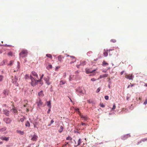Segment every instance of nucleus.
<instances>
[{"instance_id":"c85d7f7f","label":"nucleus","mask_w":147,"mask_h":147,"mask_svg":"<svg viewBox=\"0 0 147 147\" xmlns=\"http://www.w3.org/2000/svg\"><path fill=\"white\" fill-rule=\"evenodd\" d=\"M44 80H45V82L49 80V77H47V78H44Z\"/></svg>"},{"instance_id":"9d476101","label":"nucleus","mask_w":147,"mask_h":147,"mask_svg":"<svg viewBox=\"0 0 147 147\" xmlns=\"http://www.w3.org/2000/svg\"><path fill=\"white\" fill-rule=\"evenodd\" d=\"M0 139L3 140L7 141L9 140V137H6L5 136H1L0 137Z\"/></svg>"},{"instance_id":"2eb2a0df","label":"nucleus","mask_w":147,"mask_h":147,"mask_svg":"<svg viewBox=\"0 0 147 147\" xmlns=\"http://www.w3.org/2000/svg\"><path fill=\"white\" fill-rule=\"evenodd\" d=\"M38 137L36 135H34L31 139V140L34 141H36L37 140Z\"/></svg>"},{"instance_id":"79ce46f5","label":"nucleus","mask_w":147,"mask_h":147,"mask_svg":"<svg viewBox=\"0 0 147 147\" xmlns=\"http://www.w3.org/2000/svg\"><path fill=\"white\" fill-rule=\"evenodd\" d=\"M100 88H98L97 89V90L96 91V92H97V93L98 92L100 91Z\"/></svg>"},{"instance_id":"4468645a","label":"nucleus","mask_w":147,"mask_h":147,"mask_svg":"<svg viewBox=\"0 0 147 147\" xmlns=\"http://www.w3.org/2000/svg\"><path fill=\"white\" fill-rule=\"evenodd\" d=\"M108 74H103L102 75H100L99 78H98V79H101L102 78H105L108 77Z\"/></svg>"},{"instance_id":"f03ea898","label":"nucleus","mask_w":147,"mask_h":147,"mask_svg":"<svg viewBox=\"0 0 147 147\" xmlns=\"http://www.w3.org/2000/svg\"><path fill=\"white\" fill-rule=\"evenodd\" d=\"M125 77L126 78L129 80H133L134 76L132 74H127L125 73Z\"/></svg>"},{"instance_id":"8fccbe9b","label":"nucleus","mask_w":147,"mask_h":147,"mask_svg":"<svg viewBox=\"0 0 147 147\" xmlns=\"http://www.w3.org/2000/svg\"><path fill=\"white\" fill-rule=\"evenodd\" d=\"M65 144H64L63 145V147H64V146H66V145L68 144V142H65Z\"/></svg>"},{"instance_id":"473e14b6","label":"nucleus","mask_w":147,"mask_h":147,"mask_svg":"<svg viewBox=\"0 0 147 147\" xmlns=\"http://www.w3.org/2000/svg\"><path fill=\"white\" fill-rule=\"evenodd\" d=\"M65 83H66V82L65 81H61L60 82V84L61 85L64 84Z\"/></svg>"},{"instance_id":"680f3d73","label":"nucleus","mask_w":147,"mask_h":147,"mask_svg":"<svg viewBox=\"0 0 147 147\" xmlns=\"http://www.w3.org/2000/svg\"><path fill=\"white\" fill-rule=\"evenodd\" d=\"M88 102H89L90 103H91V102L90 101V100H89L88 101Z\"/></svg>"},{"instance_id":"052dcab7","label":"nucleus","mask_w":147,"mask_h":147,"mask_svg":"<svg viewBox=\"0 0 147 147\" xmlns=\"http://www.w3.org/2000/svg\"><path fill=\"white\" fill-rule=\"evenodd\" d=\"M5 46H7V47H10V45H6Z\"/></svg>"},{"instance_id":"72a5a7b5","label":"nucleus","mask_w":147,"mask_h":147,"mask_svg":"<svg viewBox=\"0 0 147 147\" xmlns=\"http://www.w3.org/2000/svg\"><path fill=\"white\" fill-rule=\"evenodd\" d=\"M46 55L47 57L49 58H51L52 57V56L51 54H47Z\"/></svg>"},{"instance_id":"e2e57ef3","label":"nucleus","mask_w":147,"mask_h":147,"mask_svg":"<svg viewBox=\"0 0 147 147\" xmlns=\"http://www.w3.org/2000/svg\"><path fill=\"white\" fill-rule=\"evenodd\" d=\"M141 99H142V98H141V97H140L139 98V100H141Z\"/></svg>"},{"instance_id":"f8f14e48","label":"nucleus","mask_w":147,"mask_h":147,"mask_svg":"<svg viewBox=\"0 0 147 147\" xmlns=\"http://www.w3.org/2000/svg\"><path fill=\"white\" fill-rule=\"evenodd\" d=\"M9 111L7 110H5L3 111V114H5L7 116H9Z\"/></svg>"},{"instance_id":"b1692460","label":"nucleus","mask_w":147,"mask_h":147,"mask_svg":"<svg viewBox=\"0 0 147 147\" xmlns=\"http://www.w3.org/2000/svg\"><path fill=\"white\" fill-rule=\"evenodd\" d=\"M109 64L107 63L105 61H103V62L102 65L103 66H106L108 65Z\"/></svg>"},{"instance_id":"2f4dec72","label":"nucleus","mask_w":147,"mask_h":147,"mask_svg":"<svg viewBox=\"0 0 147 147\" xmlns=\"http://www.w3.org/2000/svg\"><path fill=\"white\" fill-rule=\"evenodd\" d=\"M18 132L21 135H23L24 134L23 131H18Z\"/></svg>"},{"instance_id":"c03bdc74","label":"nucleus","mask_w":147,"mask_h":147,"mask_svg":"<svg viewBox=\"0 0 147 147\" xmlns=\"http://www.w3.org/2000/svg\"><path fill=\"white\" fill-rule=\"evenodd\" d=\"M83 120H84L85 121H86L87 120V117L85 116L83 118Z\"/></svg>"},{"instance_id":"338daca9","label":"nucleus","mask_w":147,"mask_h":147,"mask_svg":"<svg viewBox=\"0 0 147 147\" xmlns=\"http://www.w3.org/2000/svg\"><path fill=\"white\" fill-rule=\"evenodd\" d=\"M2 143H3L2 142H0V144H2Z\"/></svg>"},{"instance_id":"5701e85b","label":"nucleus","mask_w":147,"mask_h":147,"mask_svg":"<svg viewBox=\"0 0 147 147\" xmlns=\"http://www.w3.org/2000/svg\"><path fill=\"white\" fill-rule=\"evenodd\" d=\"M76 91H78L80 93H82V89L80 88H79L77 89Z\"/></svg>"},{"instance_id":"de8ad7c7","label":"nucleus","mask_w":147,"mask_h":147,"mask_svg":"<svg viewBox=\"0 0 147 147\" xmlns=\"http://www.w3.org/2000/svg\"><path fill=\"white\" fill-rule=\"evenodd\" d=\"M91 80L92 81H94L96 80V79L94 78H91Z\"/></svg>"},{"instance_id":"ea45409f","label":"nucleus","mask_w":147,"mask_h":147,"mask_svg":"<svg viewBox=\"0 0 147 147\" xmlns=\"http://www.w3.org/2000/svg\"><path fill=\"white\" fill-rule=\"evenodd\" d=\"M105 98L106 100H108L109 99V96L107 95L105 96Z\"/></svg>"},{"instance_id":"bb28decb","label":"nucleus","mask_w":147,"mask_h":147,"mask_svg":"<svg viewBox=\"0 0 147 147\" xmlns=\"http://www.w3.org/2000/svg\"><path fill=\"white\" fill-rule=\"evenodd\" d=\"M6 129V128L5 127H3L0 129L1 131H5Z\"/></svg>"},{"instance_id":"0e129e2a","label":"nucleus","mask_w":147,"mask_h":147,"mask_svg":"<svg viewBox=\"0 0 147 147\" xmlns=\"http://www.w3.org/2000/svg\"><path fill=\"white\" fill-rule=\"evenodd\" d=\"M2 53V51H1L0 50V54Z\"/></svg>"},{"instance_id":"6e6552de","label":"nucleus","mask_w":147,"mask_h":147,"mask_svg":"<svg viewBox=\"0 0 147 147\" xmlns=\"http://www.w3.org/2000/svg\"><path fill=\"white\" fill-rule=\"evenodd\" d=\"M69 59H71L72 60V61H71L70 62V64H71L73 63L74 62H75L76 61V60L75 57L73 56H70V58Z\"/></svg>"},{"instance_id":"bf43d9fd","label":"nucleus","mask_w":147,"mask_h":147,"mask_svg":"<svg viewBox=\"0 0 147 147\" xmlns=\"http://www.w3.org/2000/svg\"><path fill=\"white\" fill-rule=\"evenodd\" d=\"M144 86L147 87V83L145 84L144 85Z\"/></svg>"},{"instance_id":"3c124183","label":"nucleus","mask_w":147,"mask_h":147,"mask_svg":"<svg viewBox=\"0 0 147 147\" xmlns=\"http://www.w3.org/2000/svg\"><path fill=\"white\" fill-rule=\"evenodd\" d=\"M124 71H122L121 73H120V74L121 75H122V74H123L124 73Z\"/></svg>"},{"instance_id":"7c9ffc66","label":"nucleus","mask_w":147,"mask_h":147,"mask_svg":"<svg viewBox=\"0 0 147 147\" xmlns=\"http://www.w3.org/2000/svg\"><path fill=\"white\" fill-rule=\"evenodd\" d=\"M72 138L70 136H68L66 138V140H72Z\"/></svg>"},{"instance_id":"423d86ee","label":"nucleus","mask_w":147,"mask_h":147,"mask_svg":"<svg viewBox=\"0 0 147 147\" xmlns=\"http://www.w3.org/2000/svg\"><path fill=\"white\" fill-rule=\"evenodd\" d=\"M32 75L35 77L34 81L35 82L38 79V78L37 74L34 71H32Z\"/></svg>"},{"instance_id":"a878e982","label":"nucleus","mask_w":147,"mask_h":147,"mask_svg":"<svg viewBox=\"0 0 147 147\" xmlns=\"http://www.w3.org/2000/svg\"><path fill=\"white\" fill-rule=\"evenodd\" d=\"M147 140V138H144L142 139L140 142H138V144L142 142H144L145 141Z\"/></svg>"},{"instance_id":"20e7f679","label":"nucleus","mask_w":147,"mask_h":147,"mask_svg":"<svg viewBox=\"0 0 147 147\" xmlns=\"http://www.w3.org/2000/svg\"><path fill=\"white\" fill-rule=\"evenodd\" d=\"M30 79L32 81V82L31 83V85L33 86H35L37 82L35 81V82H34V78H33L31 76H30Z\"/></svg>"},{"instance_id":"864d4df0","label":"nucleus","mask_w":147,"mask_h":147,"mask_svg":"<svg viewBox=\"0 0 147 147\" xmlns=\"http://www.w3.org/2000/svg\"><path fill=\"white\" fill-rule=\"evenodd\" d=\"M29 78L28 76V75L26 74L25 76V78Z\"/></svg>"},{"instance_id":"e433bc0d","label":"nucleus","mask_w":147,"mask_h":147,"mask_svg":"<svg viewBox=\"0 0 147 147\" xmlns=\"http://www.w3.org/2000/svg\"><path fill=\"white\" fill-rule=\"evenodd\" d=\"M103 55L105 57L107 56L108 55L107 52H104L103 53Z\"/></svg>"},{"instance_id":"f257e3e1","label":"nucleus","mask_w":147,"mask_h":147,"mask_svg":"<svg viewBox=\"0 0 147 147\" xmlns=\"http://www.w3.org/2000/svg\"><path fill=\"white\" fill-rule=\"evenodd\" d=\"M28 54L27 50H26L23 49L19 54L20 57L23 58L26 57Z\"/></svg>"},{"instance_id":"cd10ccee","label":"nucleus","mask_w":147,"mask_h":147,"mask_svg":"<svg viewBox=\"0 0 147 147\" xmlns=\"http://www.w3.org/2000/svg\"><path fill=\"white\" fill-rule=\"evenodd\" d=\"M25 125L26 127H29L30 126V123L28 121H27L26 122V124H25Z\"/></svg>"},{"instance_id":"ddd939ff","label":"nucleus","mask_w":147,"mask_h":147,"mask_svg":"<svg viewBox=\"0 0 147 147\" xmlns=\"http://www.w3.org/2000/svg\"><path fill=\"white\" fill-rule=\"evenodd\" d=\"M17 80V78L16 76H15L14 78L13 77V78L12 79V82L13 83H15L16 82Z\"/></svg>"},{"instance_id":"603ef678","label":"nucleus","mask_w":147,"mask_h":147,"mask_svg":"<svg viewBox=\"0 0 147 147\" xmlns=\"http://www.w3.org/2000/svg\"><path fill=\"white\" fill-rule=\"evenodd\" d=\"M54 122V121L53 120H52L51 121V124H52Z\"/></svg>"},{"instance_id":"dca6fc26","label":"nucleus","mask_w":147,"mask_h":147,"mask_svg":"<svg viewBox=\"0 0 147 147\" xmlns=\"http://www.w3.org/2000/svg\"><path fill=\"white\" fill-rule=\"evenodd\" d=\"M8 93L9 91L8 90H4L3 92V93L5 96L8 95Z\"/></svg>"},{"instance_id":"9b49d317","label":"nucleus","mask_w":147,"mask_h":147,"mask_svg":"<svg viewBox=\"0 0 147 147\" xmlns=\"http://www.w3.org/2000/svg\"><path fill=\"white\" fill-rule=\"evenodd\" d=\"M37 106L38 107L42 106L43 104V103L42 102L41 100L40 99L38 100L37 102Z\"/></svg>"},{"instance_id":"1a4fd4ad","label":"nucleus","mask_w":147,"mask_h":147,"mask_svg":"<svg viewBox=\"0 0 147 147\" xmlns=\"http://www.w3.org/2000/svg\"><path fill=\"white\" fill-rule=\"evenodd\" d=\"M63 57L62 56H59L58 57V63H60L62 62L63 61Z\"/></svg>"},{"instance_id":"4d7b16f0","label":"nucleus","mask_w":147,"mask_h":147,"mask_svg":"<svg viewBox=\"0 0 147 147\" xmlns=\"http://www.w3.org/2000/svg\"><path fill=\"white\" fill-rule=\"evenodd\" d=\"M59 67H58V66L56 67V69H55V70H56L57 69H59Z\"/></svg>"},{"instance_id":"a18cd8bd","label":"nucleus","mask_w":147,"mask_h":147,"mask_svg":"<svg viewBox=\"0 0 147 147\" xmlns=\"http://www.w3.org/2000/svg\"><path fill=\"white\" fill-rule=\"evenodd\" d=\"M80 116L82 118V119H83L84 117L85 116H84L82 114H81V113H80Z\"/></svg>"},{"instance_id":"412c9836","label":"nucleus","mask_w":147,"mask_h":147,"mask_svg":"<svg viewBox=\"0 0 147 147\" xmlns=\"http://www.w3.org/2000/svg\"><path fill=\"white\" fill-rule=\"evenodd\" d=\"M44 76L43 74H42L40 78V79L38 80H37L36 82H40L41 81V79H42V78L43 77V76Z\"/></svg>"},{"instance_id":"6e6d98bb","label":"nucleus","mask_w":147,"mask_h":147,"mask_svg":"<svg viewBox=\"0 0 147 147\" xmlns=\"http://www.w3.org/2000/svg\"><path fill=\"white\" fill-rule=\"evenodd\" d=\"M50 111V109L49 108V109H48V110L47 111V113H49Z\"/></svg>"},{"instance_id":"aec40b11","label":"nucleus","mask_w":147,"mask_h":147,"mask_svg":"<svg viewBox=\"0 0 147 147\" xmlns=\"http://www.w3.org/2000/svg\"><path fill=\"white\" fill-rule=\"evenodd\" d=\"M47 105L48 106V107L50 109H51V103L50 102V101H47Z\"/></svg>"},{"instance_id":"7ed1b4c3","label":"nucleus","mask_w":147,"mask_h":147,"mask_svg":"<svg viewBox=\"0 0 147 147\" xmlns=\"http://www.w3.org/2000/svg\"><path fill=\"white\" fill-rule=\"evenodd\" d=\"M96 71V69H94L92 70H91L90 69H86V72L87 74H89L91 73H93V75H95L96 74L94 72Z\"/></svg>"},{"instance_id":"a211bd4d","label":"nucleus","mask_w":147,"mask_h":147,"mask_svg":"<svg viewBox=\"0 0 147 147\" xmlns=\"http://www.w3.org/2000/svg\"><path fill=\"white\" fill-rule=\"evenodd\" d=\"M63 127L62 126H60V128L58 130V131L60 133H61L63 131Z\"/></svg>"},{"instance_id":"c9c22d12","label":"nucleus","mask_w":147,"mask_h":147,"mask_svg":"<svg viewBox=\"0 0 147 147\" xmlns=\"http://www.w3.org/2000/svg\"><path fill=\"white\" fill-rule=\"evenodd\" d=\"M24 119L25 118L24 117L21 118L20 119V121L21 122H23L24 120Z\"/></svg>"},{"instance_id":"4c0bfd02","label":"nucleus","mask_w":147,"mask_h":147,"mask_svg":"<svg viewBox=\"0 0 147 147\" xmlns=\"http://www.w3.org/2000/svg\"><path fill=\"white\" fill-rule=\"evenodd\" d=\"M3 77L2 75H0V82L2 81Z\"/></svg>"},{"instance_id":"13d9d810","label":"nucleus","mask_w":147,"mask_h":147,"mask_svg":"<svg viewBox=\"0 0 147 147\" xmlns=\"http://www.w3.org/2000/svg\"><path fill=\"white\" fill-rule=\"evenodd\" d=\"M77 67H78V68H79V66H80V65H77Z\"/></svg>"},{"instance_id":"49530a36","label":"nucleus","mask_w":147,"mask_h":147,"mask_svg":"<svg viewBox=\"0 0 147 147\" xmlns=\"http://www.w3.org/2000/svg\"><path fill=\"white\" fill-rule=\"evenodd\" d=\"M144 104L145 105L147 104V98L145 100Z\"/></svg>"},{"instance_id":"58836bf2","label":"nucleus","mask_w":147,"mask_h":147,"mask_svg":"<svg viewBox=\"0 0 147 147\" xmlns=\"http://www.w3.org/2000/svg\"><path fill=\"white\" fill-rule=\"evenodd\" d=\"M115 108H116V106H115V104H114L113 105V107L112 108V110H114L115 109Z\"/></svg>"},{"instance_id":"c756f323","label":"nucleus","mask_w":147,"mask_h":147,"mask_svg":"<svg viewBox=\"0 0 147 147\" xmlns=\"http://www.w3.org/2000/svg\"><path fill=\"white\" fill-rule=\"evenodd\" d=\"M13 55V53L11 52H9L8 53V55L9 56H12Z\"/></svg>"},{"instance_id":"09e8293b","label":"nucleus","mask_w":147,"mask_h":147,"mask_svg":"<svg viewBox=\"0 0 147 147\" xmlns=\"http://www.w3.org/2000/svg\"><path fill=\"white\" fill-rule=\"evenodd\" d=\"M75 110L76 111L80 113V111H79V109L78 108H77L75 109Z\"/></svg>"},{"instance_id":"f3484780","label":"nucleus","mask_w":147,"mask_h":147,"mask_svg":"<svg viewBox=\"0 0 147 147\" xmlns=\"http://www.w3.org/2000/svg\"><path fill=\"white\" fill-rule=\"evenodd\" d=\"M38 95L40 97H43L44 96V94L43 93V91H40L38 94Z\"/></svg>"},{"instance_id":"37998d69","label":"nucleus","mask_w":147,"mask_h":147,"mask_svg":"<svg viewBox=\"0 0 147 147\" xmlns=\"http://www.w3.org/2000/svg\"><path fill=\"white\" fill-rule=\"evenodd\" d=\"M100 106L102 107H105V105H104L103 104H101L100 103Z\"/></svg>"},{"instance_id":"69168bd1","label":"nucleus","mask_w":147,"mask_h":147,"mask_svg":"<svg viewBox=\"0 0 147 147\" xmlns=\"http://www.w3.org/2000/svg\"><path fill=\"white\" fill-rule=\"evenodd\" d=\"M112 50L111 49H110L109 50V52L111 51H112Z\"/></svg>"},{"instance_id":"6ab92c4d","label":"nucleus","mask_w":147,"mask_h":147,"mask_svg":"<svg viewBox=\"0 0 147 147\" xmlns=\"http://www.w3.org/2000/svg\"><path fill=\"white\" fill-rule=\"evenodd\" d=\"M82 143V141H81V139H79L78 140V144L77 145H76L75 146L76 147H77V146L80 145V144L81 143Z\"/></svg>"},{"instance_id":"0eeeda50","label":"nucleus","mask_w":147,"mask_h":147,"mask_svg":"<svg viewBox=\"0 0 147 147\" xmlns=\"http://www.w3.org/2000/svg\"><path fill=\"white\" fill-rule=\"evenodd\" d=\"M11 111L14 114V115H17L18 114V111L14 107L12 108L11 110Z\"/></svg>"},{"instance_id":"5fc2aeb1","label":"nucleus","mask_w":147,"mask_h":147,"mask_svg":"<svg viewBox=\"0 0 147 147\" xmlns=\"http://www.w3.org/2000/svg\"><path fill=\"white\" fill-rule=\"evenodd\" d=\"M82 125H86V123H82Z\"/></svg>"},{"instance_id":"f704fd0d","label":"nucleus","mask_w":147,"mask_h":147,"mask_svg":"<svg viewBox=\"0 0 147 147\" xmlns=\"http://www.w3.org/2000/svg\"><path fill=\"white\" fill-rule=\"evenodd\" d=\"M111 42H112L115 43L116 42V40L115 39H112L111 40Z\"/></svg>"},{"instance_id":"4be33fe9","label":"nucleus","mask_w":147,"mask_h":147,"mask_svg":"<svg viewBox=\"0 0 147 147\" xmlns=\"http://www.w3.org/2000/svg\"><path fill=\"white\" fill-rule=\"evenodd\" d=\"M52 68V66L51 65H49L47 67V68L48 69H49Z\"/></svg>"},{"instance_id":"39448f33","label":"nucleus","mask_w":147,"mask_h":147,"mask_svg":"<svg viewBox=\"0 0 147 147\" xmlns=\"http://www.w3.org/2000/svg\"><path fill=\"white\" fill-rule=\"evenodd\" d=\"M3 121L7 124L10 123L11 121L12 120L8 117L5 118L3 119Z\"/></svg>"},{"instance_id":"393cba45","label":"nucleus","mask_w":147,"mask_h":147,"mask_svg":"<svg viewBox=\"0 0 147 147\" xmlns=\"http://www.w3.org/2000/svg\"><path fill=\"white\" fill-rule=\"evenodd\" d=\"M13 60H11L10 61L9 63V64H8V65H9L10 66H12V65L13 63Z\"/></svg>"},{"instance_id":"774afa93","label":"nucleus","mask_w":147,"mask_h":147,"mask_svg":"<svg viewBox=\"0 0 147 147\" xmlns=\"http://www.w3.org/2000/svg\"><path fill=\"white\" fill-rule=\"evenodd\" d=\"M133 86V85L132 84V85H131V86H131V87H132Z\"/></svg>"},{"instance_id":"a19ab883","label":"nucleus","mask_w":147,"mask_h":147,"mask_svg":"<svg viewBox=\"0 0 147 147\" xmlns=\"http://www.w3.org/2000/svg\"><path fill=\"white\" fill-rule=\"evenodd\" d=\"M46 83L48 85H49L51 84V83L49 82V80L46 82Z\"/></svg>"}]
</instances>
